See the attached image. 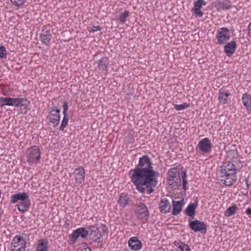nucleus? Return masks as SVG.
Returning <instances> with one entry per match:
<instances>
[{
	"label": "nucleus",
	"instance_id": "f257e3e1",
	"mask_svg": "<svg viewBox=\"0 0 251 251\" xmlns=\"http://www.w3.org/2000/svg\"><path fill=\"white\" fill-rule=\"evenodd\" d=\"M129 176L139 192L150 194L157 185L156 177L159 173L153 170L151 159L146 154L139 158L135 168L129 171Z\"/></svg>",
	"mask_w": 251,
	"mask_h": 251
},
{
	"label": "nucleus",
	"instance_id": "f03ea898",
	"mask_svg": "<svg viewBox=\"0 0 251 251\" xmlns=\"http://www.w3.org/2000/svg\"><path fill=\"white\" fill-rule=\"evenodd\" d=\"M237 167L232 162H224L220 168L221 181L227 186L233 185L237 181Z\"/></svg>",
	"mask_w": 251,
	"mask_h": 251
},
{
	"label": "nucleus",
	"instance_id": "7ed1b4c3",
	"mask_svg": "<svg viewBox=\"0 0 251 251\" xmlns=\"http://www.w3.org/2000/svg\"><path fill=\"white\" fill-rule=\"evenodd\" d=\"M26 161L30 165H37L40 162L41 151L37 146H33L28 148L25 151Z\"/></svg>",
	"mask_w": 251,
	"mask_h": 251
},
{
	"label": "nucleus",
	"instance_id": "20e7f679",
	"mask_svg": "<svg viewBox=\"0 0 251 251\" xmlns=\"http://www.w3.org/2000/svg\"><path fill=\"white\" fill-rule=\"evenodd\" d=\"M181 173L177 168H172L168 171V183L175 189L180 185Z\"/></svg>",
	"mask_w": 251,
	"mask_h": 251
},
{
	"label": "nucleus",
	"instance_id": "39448f33",
	"mask_svg": "<svg viewBox=\"0 0 251 251\" xmlns=\"http://www.w3.org/2000/svg\"><path fill=\"white\" fill-rule=\"evenodd\" d=\"M134 206V212L136 217L143 223L147 222L149 218V211L146 205L140 202L135 204Z\"/></svg>",
	"mask_w": 251,
	"mask_h": 251
},
{
	"label": "nucleus",
	"instance_id": "423d86ee",
	"mask_svg": "<svg viewBox=\"0 0 251 251\" xmlns=\"http://www.w3.org/2000/svg\"><path fill=\"white\" fill-rule=\"evenodd\" d=\"M60 109L57 107L51 108L47 117L48 120V125L51 126L54 128L56 127L59 125L60 121Z\"/></svg>",
	"mask_w": 251,
	"mask_h": 251
},
{
	"label": "nucleus",
	"instance_id": "0eeeda50",
	"mask_svg": "<svg viewBox=\"0 0 251 251\" xmlns=\"http://www.w3.org/2000/svg\"><path fill=\"white\" fill-rule=\"evenodd\" d=\"M215 44L219 45L225 44L230 38L229 30L226 27H221L217 31Z\"/></svg>",
	"mask_w": 251,
	"mask_h": 251
},
{
	"label": "nucleus",
	"instance_id": "6e6552de",
	"mask_svg": "<svg viewBox=\"0 0 251 251\" xmlns=\"http://www.w3.org/2000/svg\"><path fill=\"white\" fill-rule=\"evenodd\" d=\"M88 234L87 227H79L73 230L72 233L69 235L68 242L70 245H74L79 237L85 239L88 236Z\"/></svg>",
	"mask_w": 251,
	"mask_h": 251
},
{
	"label": "nucleus",
	"instance_id": "1a4fd4ad",
	"mask_svg": "<svg viewBox=\"0 0 251 251\" xmlns=\"http://www.w3.org/2000/svg\"><path fill=\"white\" fill-rule=\"evenodd\" d=\"M87 228L90 239L95 242L99 243L100 242V239L102 237V234L99 227L96 225H90L87 226Z\"/></svg>",
	"mask_w": 251,
	"mask_h": 251
},
{
	"label": "nucleus",
	"instance_id": "9d476101",
	"mask_svg": "<svg viewBox=\"0 0 251 251\" xmlns=\"http://www.w3.org/2000/svg\"><path fill=\"white\" fill-rule=\"evenodd\" d=\"M189 227L195 232L200 231L202 233H206L207 231V226L204 222L198 220L190 221Z\"/></svg>",
	"mask_w": 251,
	"mask_h": 251
},
{
	"label": "nucleus",
	"instance_id": "9b49d317",
	"mask_svg": "<svg viewBox=\"0 0 251 251\" xmlns=\"http://www.w3.org/2000/svg\"><path fill=\"white\" fill-rule=\"evenodd\" d=\"M212 144L208 138L202 139L198 143L196 150H199L203 153H207L211 152Z\"/></svg>",
	"mask_w": 251,
	"mask_h": 251
},
{
	"label": "nucleus",
	"instance_id": "f8f14e48",
	"mask_svg": "<svg viewBox=\"0 0 251 251\" xmlns=\"http://www.w3.org/2000/svg\"><path fill=\"white\" fill-rule=\"evenodd\" d=\"M74 174L75 176V182L77 185L81 184L85 181V170L82 167L79 166L75 168Z\"/></svg>",
	"mask_w": 251,
	"mask_h": 251
},
{
	"label": "nucleus",
	"instance_id": "ddd939ff",
	"mask_svg": "<svg viewBox=\"0 0 251 251\" xmlns=\"http://www.w3.org/2000/svg\"><path fill=\"white\" fill-rule=\"evenodd\" d=\"M128 245L131 250L138 251L142 248V243L136 236L132 237L128 241Z\"/></svg>",
	"mask_w": 251,
	"mask_h": 251
},
{
	"label": "nucleus",
	"instance_id": "4468645a",
	"mask_svg": "<svg viewBox=\"0 0 251 251\" xmlns=\"http://www.w3.org/2000/svg\"><path fill=\"white\" fill-rule=\"evenodd\" d=\"M237 48V44L235 41H232L226 44L224 50L228 57H231L235 52Z\"/></svg>",
	"mask_w": 251,
	"mask_h": 251
},
{
	"label": "nucleus",
	"instance_id": "2eb2a0df",
	"mask_svg": "<svg viewBox=\"0 0 251 251\" xmlns=\"http://www.w3.org/2000/svg\"><path fill=\"white\" fill-rule=\"evenodd\" d=\"M27 100L23 98H12V106L16 107H24L25 109H26L28 106Z\"/></svg>",
	"mask_w": 251,
	"mask_h": 251
},
{
	"label": "nucleus",
	"instance_id": "dca6fc26",
	"mask_svg": "<svg viewBox=\"0 0 251 251\" xmlns=\"http://www.w3.org/2000/svg\"><path fill=\"white\" fill-rule=\"evenodd\" d=\"M26 244V241L23 236L16 235L12 239L11 242L12 248L25 247Z\"/></svg>",
	"mask_w": 251,
	"mask_h": 251
},
{
	"label": "nucleus",
	"instance_id": "f3484780",
	"mask_svg": "<svg viewBox=\"0 0 251 251\" xmlns=\"http://www.w3.org/2000/svg\"><path fill=\"white\" fill-rule=\"evenodd\" d=\"M242 102L247 112L251 114V95L247 93L243 94L241 98Z\"/></svg>",
	"mask_w": 251,
	"mask_h": 251
},
{
	"label": "nucleus",
	"instance_id": "a211bd4d",
	"mask_svg": "<svg viewBox=\"0 0 251 251\" xmlns=\"http://www.w3.org/2000/svg\"><path fill=\"white\" fill-rule=\"evenodd\" d=\"M230 92L224 88H221L219 90L218 100L222 104H226L228 102V97L230 96Z\"/></svg>",
	"mask_w": 251,
	"mask_h": 251
},
{
	"label": "nucleus",
	"instance_id": "6ab92c4d",
	"mask_svg": "<svg viewBox=\"0 0 251 251\" xmlns=\"http://www.w3.org/2000/svg\"><path fill=\"white\" fill-rule=\"evenodd\" d=\"M183 204V199L178 201L173 200L172 201L173 211L172 212V214L174 216L178 215L181 211Z\"/></svg>",
	"mask_w": 251,
	"mask_h": 251
},
{
	"label": "nucleus",
	"instance_id": "aec40b11",
	"mask_svg": "<svg viewBox=\"0 0 251 251\" xmlns=\"http://www.w3.org/2000/svg\"><path fill=\"white\" fill-rule=\"evenodd\" d=\"M159 210L163 213H168L170 212L171 206L169 201L166 198L161 199L159 202Z\"/></svg>",
	"mask_w": 251,
	"mask_h": 251
},
{
	"label": "nucleus",
	"instance_id": "412c9836",
	"mask_svg": "<svg viewBox=\"0 0 251 251\" xmlns=\"http://www.w3.org/2000/svg\"><path fill=\"white\" fill-rule=\"evenodd\" d=\"M29 198V196L26 193H19L11 196L10 203L14 204L18 201L22 202Z\"/></svg>",
	"mask_w": 251,
	"mask_h": 251
},
{
	"label": "nucleus",
	"instance_id": "4be33fe9",
	"mask_svg": "<svg viewBox=\"0 0 251 251\" xmlns=\"http://www.w3.org/2000/svg\"><path fill=\"white\" fill-rule=\"evenodd\" d=\"M52 35L49 30L43 29L40 34V40L42 43L47 46L50 45Z\"/></svg>",
	"mask_w": 251,
	"mask_h": 251
},
{
	"label": "nucleus",
	"instance_id": "5701e85b",
	"mask_svg": "<svg viewBox=\"0 0 251 251\" xmlns=\"http://www.w3.org/2000/svg\"><path fill=\"white\" fill-rule=\"evenodd\" d=\"M30 205V200L29 198H27V199H26L25 201L19 202L17 205V209L22 213H25L29 210Z\"/></svg>",
	"mask_w": 251,
	"mask_h": 251
},
{
	"label": "nucleus",
	"instance_id": "b1692460",
	"mask_svg": "<svg viewBox=\"0 0 251 251\" xmlns=\"http://www.w3.org/2000/svg\"><path fill=\"white\" fill-rule=\"evenodd\" d=\"M129 200L130 198L127 194L122 193L119 195L117 202L120 207L124 208L128 204Z\"/></svg>",
	"mask_w": 251,
	"mask_h": 251
},
{
	"label": "nucleus",
	"instance_id": "393cba45",
	"mask_svg": "<svg viewBox=\"0 0 251 251\" xmlns=\"http://www.w3.org/2000/svg\"><path fill=\"white\" fill-rule=\"evenodd\" d=\"M36 251H48V240L47 239L39 240L36 246Z\"/></svg>",
	"mask_w": 251,
	"mask_h": 251
},
{
	"label": "nucleus",
	"instance_id": "a878e982",
	"mask_svg": "<svg viewBox=\"0 0 251 251\" xmlns=\"http://www.w3.org/2000/svg\"><path fill=\"white\" fill-rule=\"evenodd\" d=\"M198 206V203L197 202H195L194 203H191L190 204L188 205V206L186 208L184 212L185 213L191 217L193 218L194 215H195L196 213V209L197 208Z\"/></svg>",
	"mask_w": 251,
	"mask_h": 251
},
{
	"label": "nucleus",
	"instance_id": "bb28decb",
	"mask_svg": "<svg viewBox=\"0 0 251 251\" xmlns=\"http://www.w3.org/2000/svg\"><path fill=\"white\" fill-rule=\"evenodd\" d=\"M109 60L107 57H102L98 62L99 69L101 71H107Z\"/></svg>",
	"mask_w": 251,
	"mask_h": 251
},
{
	"label": "nucleus",
	"instance_id": "cd10ccee",
	"mask_svg": "<svg viewBox=\"0 0 251 251\" xmlns=\"http://www.w3.org/2000/svg\"><path fill=\"white\" fill-rule=\"evenodd\" d=\"M174 244L181 251H191L189 246L180 240L175 241Z\"/></svg>",
	"mask_w": 251,
	"mask_h": 251
},
{
	"label": "nucleus",
	"instance_id": "c85d7f7f",
	"mask_svg": "<svg viewBox=\"0 0 251 251\" xmlns=\"http://www.w3.org/2000/svg\"><path fill=\"white\" fill-rule=\"evenodd\" d=\"M5 106H12V98L0 97V108H2Z\"/></svg>",
	"mask_w": 251,
	"mask_h": 251
},
{
	"label": "nucleus",
	"instance_id": "c756f323",
	"mask_svg": "<svg viewBox=\"0 0 251 251\" xmlns=\"http://www.w3.org/2000/svg\"><path fill=\"white\" fill-rule=\"evenodd\" d=\"M231 7L229 1L225 0L219 1L218 3V9L219 10H226L229 9Z\"/></svg>",
	"mask_w": 251,
	"mask_h": 251
},
{
	"label": "nucleus",
	"instance_id": "7c9ffc66",
	"mask_svg": "<svg viewBox=\"0 0 251 251\" xmlns=\"http://www.w3.org/2000/svg\"><path fill=\"white\" fill-rule=\"evenodd\" d=\"M238 209V207L236 205L233 204L231 206H230L227 208L225 211L224 214L226 217H230L233 215L236 210Z\"/></svg>",
	"mask_w": 251,
	"mask_h": 251
},
{
	"label": "nucleus",
	"instance_id": "2f4dec72",
	"mask_svg": "<svg viewBox=\"0 0 251 251\" xmlns=\"http://www.w3.org/2000/svg\"><path fill=\"white\" fill-rule=\"evenodd\" d=\"M129 15L130 12L127 10H125L124 12L121 13L119 15L118 18V20L120 21V23L124 24L126 21L127 18L129 17Z\"/></svg>",
	"mask_w": 251,
	"mask_h": 251
},
{
	"label": "nucleus",
	"instance_id": "473e14b6",
	"mask_svg": "<svg viewBox=\"0 0 251 251\" xmlns=\"http://www.w3.org/2000/svg\"><path fill=\"white\" fill-rule=\"evenodd\" d=\"M12 5L17 8L22 7L27 0H10Z\"/></svg>",
	"mask_w": 251,
	"mask_h": 251
},
{
	"label": "nucleus",
	"instance_id": "72a5a7b5",
	"mask_svg": "<svg viewBox=\"0 0 251 251\" xmlns=\"http://www.w3.org/2000/svg\"><path fill=\"white\" fill-rule=\"evenodd\" d=\"M206 2L204 0H198L194 2V7L192 10L201 9L202 5H206Z\"/></svg>",
	"mask_w": 251,
	"mask_h": 251
},
{
	"label": "nucleus",
	"instance_id": "f704fd0d",
	"mask_svg": "<svg viewBox=\"0 0 251 251\" xmlns=\"http://www.w3.org/2000/svg\"><path fill=\"white\" fill-rule=\"evenodd\" d=\"M69 122V118L67 117V115H63V119L61 122V126H60L59 129L60 131H64L65 128L68 125Z\"/></svg>",
	"mask_w": 251,
	"mask_h": 251
},
{
	"label": "nucleus",
	"instance_id": "c9c22d12",
	"mask_svg": "<svg viewBox=\"0 0 251 251\" xmlns=\"http://www.w3.org/2000/svg\"><path fill=\"white\" fill-rule=\"evenodd\" d=\"M173 106L174 108L176 110L179 111L183 110L188 108L190 106V104L186 102H184L181 104H174Z\"/></svg>",
	"mask_w": 251,
	"mask_h": 251
},
{
	"label": "nucleus",
	"instance_id": "e433bc0d",
	"mask_svg": "<svg viewBox=\"0 0 251 251\" xmlns=\"http://www.w3.org/2000/svg\"><path fill=\"white\" fill-rule=\"evenodd\" d=\"M181 176L182 177V180L183 189L184 191H186L187 190V175L186 172L184 171H181Z\"/></svg>",
	"mask_w": 251,
	"mask_h": 251
},
{
	"label": "nucleus",
	"instance_id": "4c0bfd02",
	"mask_svg": "<svg viewBox=\"0 0 251 251\" xmlns=\"http://www.w3.org/2000/svg\"><path fill=\"white\" fill-rule=\"evenodd\" d=\"M7 53L5 48L1 46L0 47V58L5 59L6 58Z\"/></svg>",
	"mask_w": 251,
	"mask_h": 251
},
{
	"label": "nucleus",
	"instance_id": "58836bf2",
	"mask_svg": "<svg viewBox=\"0 0 251 251\" xmlns=\"http://www.w3.org/2000/svg\"><path fill=\"white\" fill-rule=\"evenodd\" d=\"M195 16L197 18H201L203 15V12L201 9L192 10Z\"/></svg>",
	"mask_w": 251,
	"mask_h": 251
},
{
	"label": "nucleus",
	"instance_id": "ea45409f",
	"mask_svg": "<svg viewBox=\"0 0 251 251\" xmlns=\"http://www.w3.org/2000/svg\"><path fill=\"white\" fill-rule=\"evenodd\" d=\"M68 103L67 101H65L64 102V103L63 104V115H67V112L68 109Z\"/></svg>",
	"mask_w": 251,
	"mask_h": 251
},
{
	"label": "nucleus",
	"instance_id": "a19ab883",
	"mask_svg": "<svg viewBox=\"0 0 251 251\" xmlns=\"http://www.w3.org/2000/svg\"><path fill=\"white\" fill-rule=\"evenodd\" d=\"M125 141L127 145L133 144L134 142V139L133 137L128 136L126 137Z\"/></svg>",
	"mask_w": 251,
	"mask_h": 251
},
{
	"label": "nucleus",
	"instance_id": "79ce46f5",
	"mask_svg": "<svg viewBox=\"0 0 251 251\" xmlns=\"http://www.w3.org/2000/svg\"><path fill=\"white\" fill-rule=\"evenodd\" d=\"M101 29V27L99 25L93 26L91 27L89 30L90 32H94L97 31H100Z\"/></svg>",
	"mask_w": 251,
	"mask_h": 251
},
{
	"label": "nucleus",
	"instance_id": "37998d69",
	"mask_svg": "<svg viewBox=\"0 0 251 251\" xmlns=\"http://www.w3.org/2000/svg\"><path fill=\"white\" fill-rule=\"evenodd\" d=\"M25 247H19V248H12V251H25Z\"/></svg>",
	"mask_w": 251,
	"mask_h": 251
},
{
	"label": "nucleus",
	"instance_id": "c03bdc74",
	"mask_svg": "<svg viewBox=\"0 0 251 251\" xmlns=\"http://www.w3.org/2000/svg\"><path fill=\"white\" fill-rule=\"evenodd\" d=\"M248 35L251 38V22L248 26Z\"/></svg>",
	"mask_w": 251,
	"mask_h": 251
},
{
	"label": "nucleus",
	"instance_id": "a18cd8bd",
	"mask_svg": "<svg viewBox=\"0 0 251 251\" xmlns=\"http://www.w3.org/2000/svg\"><path fill=\"white\" fill-rule=\"evenodd\" d=\"M246 213L250 217H251V208L249 207L246 210Z\"/></svg>",
	"mask_w": 251,
	"mask_h": 251
},
{
	"label": "nucleus",
	"instance_id": "49530a36",
	"mask_svg": "<svg viewBox=\"0 0 251 251\" xmlns=\"http://www.w3.org/2000/svg\"><path fill=\"white\" fill-rule=\"evenodd\" d=\"M102 231L105 233L107 231V228L105 225H103L102 228Z\"/></svg>",
	"mask_w": 251,
	"mask_h": 251
},
{
	"label": "nucleus",
	"instance_id": "de8ad7c7",
	"mask_svg": "<svg viewBox=\"0 0 251 251\" xmlns=\"http://www.w3.org/2000/svg\"><path fill=\"white\" fill-rule=\"evenodd\" d=\"M80 251H92L90 248L86 247L83 249H81Z\"/></svg>",
	"mask_w": 251,
	"mask_h": 251
},
{
	"label": "nucleus",
	"instance_id": "09e8293b",
	"mask_svg": "<svg viewBox=\"0 0 251 251\" xmlns=\"http://www.w3.org/2000/svg\"><path fill=\"white\" fill-rule=\"evenodd\" d=\"M2 214V211L0 210V220L1 219V215Z\"/></svg>",
	"mask_w": 251,
	"mask_h": 251
}]
</instances>
